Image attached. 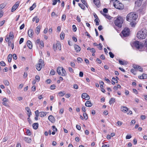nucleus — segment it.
Listing matches in <instances>:
<instances>
[{
    "label": "nucleus",
    "mask_w": 147,
    "mask_h": 147,
    "mask_svg": "<svg viewBox=\"0 0 147 147\" xmlns=\"http://www.w3.org/2000/svg\"><path fill=\"white\" fill-rule=\"evenodd\" d=\"M38 126V124L37 123H34L33 124V127L34 129H37Z\"/></svg>",
    "instance_id": "412c9836"
},
{
    "label": "nucleus",
    "mask_w": 147,
    "mask_h": 147,
    "mask_svg": "<svg viewBox=\"0 0 147 147\" xmlns=\"http://www.w3.org/2000/svg\"><path fill=\"white\" fill-rule=\"evenodd\" d=\"M119 63L121 65H125V64H126V61H125V62L121 60H119Z\"/></svg>",
    "instance_id": "4c0bfd02"
},
{
    "label": "nucleus",
    "mask_w": 147,
    "mask_h": 147,
    "mask_svg": "<svg viewBox=\"0 0 147 147\" xmlns=\"http://www.w3.org/2000/svg\"><path fill=\"white\" fill-rule=\"evenodd\" d=\"M8 37H9V38L11 39H12L13 38L14 35L13 34V32H9Z\"/></svg>",
    "instance_id": "5701e85b"
},
{
    "label": "nucleus",
    "mask_w": 147,
    "mask_h": 147,
    "mask_svg": "<svg viewBox=\"0 0 147 147\" xmlns=\"http://www.w3.org/2000/svg\"><path fill=\"white\" fill-rule=\"evenodd\" d=\"M78 5L82 9H84L85 7L83 4L80 3H78Z\"/></svg>",
    "instance_id": "2f4dec72"
},
{
    "label": "nucleus",
    "mask_w": 147,
    "mask_h": 147,
    "mask_svg": "<svg viewBox=\"0 0 147 147\" xmlns=\"http://www.w3.org/2000/svg\"><path fill=\"white\" fill-rule=\"evenodd\" d=\"M55 74V72L53 69H51L50 72V74L52 75H53Z\"/></svg>",
    "instance_id": "603ef678"
},
{
    "label": "nucleus",
    "mask_w": 147,
    "mask_h": 147,
    "mask_svg": "<svg viewBox=\"0 0 147 147\" xmlns=\"http://www.w3.org/2000/svg\"><path fill=\"white\" fill-rule=\"evenodd\" d=\"M74 48L77 53L79 52L80 51L81 48L78 45H75L74 46Z\"/></svg>",
    "instance_id": "ddd939ff"
},
{
    "label": "nucleus",
    "mask_w": 147,
    "mask_h": 147,
    "mask_svg": "<svg viewBox=\"0 0 147 147\" xmlns=\"http://www.w3.org/2000/svg\"><path fill=\"white\" fill-rule=\"evenodd\" d=\"M38 63L42 64V66L44 65V61L41 59H39Z\"/></svg>",
    "instance_id": "e433bc0d"
},
{
    "label": "nucleus",
    "mask_w": 147,
    "mask_h": 147,
    "mask_svg": "<svg viewBox=\"0 0 147 147\" xmlns=\"http://www.w3.org/2000/svg\"><path fill=\"white\" fill-rule=\"evenodd\" d=\"M8 61L9 62H10L12 59V55L11 54H9L7 57Z\"/></svg>",
    "instance_id": "bb28decb"
},
{
    "label": "nucleus",
    "mask_w": 147,
    "mask_h": 147,
    "mask_svg": "<svg viewBox=\"0 0 147 147\" xmlns=\"http://www.w3.org/2000/svg\"><path fill=\"white\" fill-rule=\"evenodd\" d=\"M61 69H60V67H58L57 68V71L58 74L60 75L61 74Z\"/></svg>",
    "instance_id": "ea45409f"
},
{
    "label": "nucleus",
    "mask_w": 147,
    "mask_h": 147,
    "mask_svg": "<svg viewBox=\"0 0 147 147\" xmlns=\"http://www.w3.org/2000/svg\"><path fill=\"white\" fill-rule=\"evenodd\" d=\"M24 39L23 38H21L20 40L19 41V44H21L24 41Z\"/></svg>",
    "instance_id": "e2e57ef3"
},
{
    "label": "nucleus",
    "mask_w": 147,
    "mask_h": 147,
    "mask_svg": "<svg viewBox=\"0 0 147 147\" xmlns=\"http://www.w3.org/2000/svg\"><path fill=\"white\" fill-rule=\"evenodd\" d=\"M42 65L38 63L36 65V69L38 71L41 70Z\"/></svg>",
    "instance_id": "f3484780"
},
{
    "label": "nucleus",
    "mask_w": 147,
    "mask_h": 147,
    "mask_svg": "<svg viewBox=\"0 0 147 147\" xmlns=\"http://www.w3.org/2000/svg\"><path fill=\"white\" fill-rule=\"evenodd\" d=\"M71 66L73 67H75V64L73 62H71L70 63Z\"/></svg>",
    "instance_id": "13d9d810"
},
{
    "label": "nucleus",
    "mask_w": 147,
    "mask_h": 147,
    "mask_svg": "<svg viewBox=\"0 0 147 147\" xmlns=\"http://www.w3.org/2000/svg\"><path fill=\"white\" fill-rule=\"evenodd\" d=\"M123 22V19L121 16H119L115 20L114 23L115 25L119 28L121 27Z\"/></svg>",
    "instance_id": "7ed1b4c3"
},
{
    "label": "nucleus",
    "mask_w": 147,
    "mask_h": 147,
    "mask_svg": "<svg viewBox=\"0 0 147 147\" xmlns=\"http://www.w3.org/2000/svg\"><path fill=\"white\" fill-rule=\"evenodd\" d=\"M97 48L100 50H101L102 48V44L100 43L98 45Z\"/></svg>",
    "instance_id": "37998d69"
},
{
    "label": "nucleus",
    "mask_w": 147,
    "mask_h": 147,
    "mask_svg": "<svg viewBox=\"0 0 147 147\" xmlns=\"http://www.w3.org/2000/svg\"><path fill=\"white\" fill-rule=\"evenodd\" d=\"M146 29H142L138 32L137 35V37L140 39H144L146 37Z\"/></svg>",
    "instance_id": "f03ea898"
},
{
    "label": "nucleus",
    "mask_w": 147,
    "mask_h": 147,
    "mask_svg": "<svg viewBox=\"0 0 147 147\" xmlns=\"http://www.w3.org/2000/svg\"><path fill=\"white\" fill-rule=\"evenodd\" d=\"M24 140L28 143H30L31 142V139L30 138H28L25 137L24 138Z\"/></svg>",
    "instance_id": "a878e982"
},
{
    "label": "nucleus",
    "mask_w": 147,
    "mask_h": 147,
    "mask_svg": "<svg viewBox=\"0 0 147 147\" xmlns=\"http://www.w3.org/2000/svg\"><path fill=\"white\" fill-rule=\"evenodd\" d=\"M142 3V1L137 0L135 2V4L137 5L138 6H140L141 5Z\"/></svg>",
    "instance_id": "393cba45"
},
{
    "label": "nucleus",
    "mask_w": 147,
    "mask_h": 147,
    "mask_svg": "<svg viewBox=\"0 0 147 147\" xmlns=\"http://www.w3.org/2000/svg\"><path fill=\"white\" fill-rule=\"evenodd\" d=\"M108 10L106 9V8H104L103 9V11L104 13H107L108 12Z\"/></svg>",
    "instance_id": "774afa93"
},
{
    "label": "nucleus",
    "mask_w": 147,
    "mask_h": 147,
    "mask_svg": "<svg viewBox=\"0 0 147 147\" xmlns=\"http://www.w3.org/2000/svg\"><path fill=\"white\" fill-rule=\"evenodd\" d=\"M76 128L77 129L79 130H80L81 129V127L80 125H76Z\"/></svg>",
    "instance_id": "680f3d73"
},
{
    "label": "nucleus",
    "mask_w": 147,
    "mask_h": 147,
    "mask_svg": "<svg viewBox=\"0 0 147 147\" xmlns=\"http://www.w3.org/2000/svg\"><path fill=\"white\" fill-rule=\"evenodd\" d=\"M135 69H131L130 71L133 74H134V75H136V70Z\"/></svg>",
    "instance_id": "c9c22d12"
},
{
    "label": "nucleus",
    "mask_w": 147,
    "mask_h": 147,
    "mask_svg": "<svg viewBox=\"0 0 147 147\" xmlns=\"http://www.w3.org/2000/svg\"><path fill=\"white\" fill-rule=\"evenodd\" d=\"M96 60L98 63L100 64L102 63L101 61L99 58H97Z\"/></svg>",
    "instance_id": "69168bd1"
},
{
    "label": "nucleus",
    "mask_w": 147,
    "mask_h": 147,
    "mask_svg": "<svg viewBox=\"0 0 147 147\" xmlns=\"http://www.w3.org/2000/svg\"><path fill=\"white\" fill-rule=\"evenodd\" d=\"M35 114L36 115V116L37 117H38L39 114V112L38 110H36L35 112Z\"/></svg>",
    "instance_id": "864d4df0"
},
{
    "label": "nucleus",
    "mask_w": 147,
    "mask_h": 147,
    "mask_svg": "<svg viewBox=\"0 0 147 147\" xmlns=\"http://www.w3.org/2000/svg\"><path fill=\"white\" fill-rule=\"evenodd\" d=\"M73 88H74L77 89H78V86L76 84H74V85Z\"/></svg>",
    "instance_id": "bf43d9fd"
},
{
    "label": "nucleus",
    "mask_w": 147,
    "mask_h": 147,
    "mask_svg": "<svg viewBox=\"0 0 147 147\" xmlns=\"http://www.w3.org/2000/svg\"><path fill=\"white\" fill-rule=\"evenodd\" d=\"M60 69L62 71V73H61L60 75L63 76H65L67 74L65 70L63 67H60Z\"/></svg>",
    "instance_id": "f8f14e48"
},
{
    "label": "nucleus",
    "mask_w": 147,
    "mask_h": 147,
    "mask_svg": "<svg viewBox=\"0 0 147 147\" xmlns=\"http://www.w3.org/2000/svg\"><path fill=\"white\" fill-rule=\"evenodd\" d=\"M143 79H146L147 78V74H142Z\"/></svg>",
    "instance_id": "58836bf2"
},
{
    "label": "nucleus",
    "mask_w": 147,
    "mask_h": 147,
    "mask_svg": "<svg viewBox=\"0 0 147 147\" xmlns=\"http://www.w3.org/2000/svg\"><path fill=\"white\" fill-rule=\"evenodd\" d=\"M0 65L4 67L6 65L5 63L3 61H1L0 62Z\"/></svg>",
    "instance_id": "a19ab883"
},
{
    "label": "nucleus",
    "mask_w": 147,
    "mask_h": 147,
    "mask_svg": "<svg viewBox=\"0 0 147 147\" xmlns=\"http://www.w3.org/2000/svg\"><path fill=\"white\" fill-rule=\"evenodd\" d=\"M52 127L53 128V131H57V129L55 126H52Z\"/></svg>",
    "instance_id": "6e6d98bb"
},
{
    "label": "nucleus",
    "mask_w": 147,
    "mask_h": 147,
    "mask_svg": "<svg viewBox=\"0 0 147 147\" xmlns=\"http://www.w3.org/2000/svg\"><path fill=\"white\" fill-rule=\"evenodd\" d=\"M3 82L4 84L6 86H8L9 84V82L7 80H3Z\"/></svg>",
    "instance_id": "f704fd0d"
},
{
    "label": "nucleus",
    "mask_w": 147,
    "mask_h": 147,
    "mask_svg": "<svg viewBox=\"0 0 147 147\" xmlns=\"http://www.w3.org/2000/svg\"><path fill=\"white\" fill-rule=\"evenodd\" d=\"M73 30L74 32H75L76 31L77 28L75 25H73L72 26Z\"/></svg>",
    "instance_id": "79ce46f5"
},
{
    "label": "nucleus",
    "mask_w": 147,
    "mask_h": 147,
    "mask_svg": "<svg viewBox=\"0 0 147 147\" xmlns=\"http://www.w3.org/2000/svg\"><path fill=\"white\" fill-rule=\"evenodd\" d=\"M85 105L86 107H90L92 106V105L90 101L88 100L86 102Z\"/></svg>",
    "instance_id": "2eb2a0df"
},
{
    "label": "nucleus",
    "mask_w": 147,
    "mask_h": 147,
    "mask_svg": "<svg viewBox=\"0 0 147 147\" xmlns=\"http://www.w3.org/2000/svg\"><path fill=\"white\" fill-rule=\"evenodd\" d=\"M53 48L54 51H55L57 49L60 50L61 49V45L60 42L57 41L56 45L54 44Z\"/></svg>",
    "instance_id": "0eeeda50"
},
{
    "label": "nucleus",
    "mask_w": 147,
    "mask_h": 147,
    "mask_svg": "<svg viewBox=\"0 0 147 147\" xmlns=\"http://www.w3.org/2000/svg\"><path fill=\"white\" fill-rule=\"evenodd\" d=\"M140 118L144 120L146 118V116L145 115H142L141 116Z\"/></svg>",
    "instance_id": "052dcab7"
},
{
    "label": "nucleus",
    "mask_w": 147,
    "mask_h": 147,
    "mask_svg": "<svg viewBox=\"0 0 147 147\" xmlns=\"http://www.w3.org/2000/svg\"><path fill=\"white\" fill-rule=\"evenodd\" d=\"M115 102V99L113 98H112L110 99L109 101V104L110 105L113 103Z\"/></svg>",
    "instance_id": "b1692460"
},
{
    "label": "nucleus",
    "mask_w": 147,
    "mask_h": 147,
    "mask_svg": "<svg viewBox=\"0 0 147 147\" xmlns=\"http://www.w3.org/2000/svg\"><path fill=\"white\" fill-rule=\"evenodd\" d=\"M66 19V15L65 14H63V15L62 18H61V19L62 21H64Z\"/></svg>",
    "instance_id": "de8ad7c7"
},
{
    "label": "nucleus",
    "mask_w": 147,
    "mask_h": 147,
    "mask_svg": "<svg viewBox=\"0 0 147 147\" xmlns=\"http://www.w3.org/2000/svg\"><path fill=\"white\" fill-rule=\"evenodd\" d=\"M81 97L83 99H85L87 100H89L90 98V96L86 93H82Z\"/></svg>",
    "instance_id": "1a4fd4ad"
},
{
    "label": "nucleus",
    "mask_w": 147,
    "mask_h": 147,
    "mask_svg": "<svg viewBox=\"0 0 147 147\" xmlns=\"http://www.w3.org/2000/svg\"><path fill=\"white\" fill-rule=\"evenodd\" d=\"M65 36V34L64 33H63V32H61L60 35V37L61 38V39L62 40H63L64 39V38Z\"/></svg>",
    "instance_id": "473e14b6"
},
{
    "label": "nucleus",
    "mask_w": 147,
    "mask_h": 147,
    "mask_svg": "<svg viewBox=\"0 0 147 147\" xmlns=\"http://www.w3.org/2000/svg\"><path fill=\"white\" fill-rule=\"evenodd\" d=\"M83 115L84 117V119L85 120H87L88 118V115L86 113H84L83 114Z\"/></svg>",
    "instance_id": "72a5a7b5"
},
{
    "label": "nucleus",
    "mask_w": 147,
    "mask_h": 147,
    "mask_svg": "<svg viewBox=\"0 0 147 147\" xmlns=\"http://www.w3.org/2000/svg\"><path fill=\"white\" fill-rule=\"evenodd\" d=\"M114 6L116 9H121L123 8V5L121 3L117 2V3H114Z\"/></svg>",
    "instance_id": "39448f33"
},
{
    "label": "nucleus",
    "mask_w": 147,
    "mask_h": 147,
    "mask_svg": "<svg viewBox=\"0 0 147 147\" xmlns=\"http://www.w3.org/2000/svg\"><path fill=\"white\" fill-rule=\"evenodd\" d=\"M68 69L69 72L71 73H74V70L71 67H69Z\"/></svg>",
    "instance_id": "0e129e2a"
},
{
    "label": "nucleus",
    "mask_w": 147,
    "mask_h": 147,
    "mask_svg": "<svg viewBox=\"0 0 147 147\" xmlns=\"http://www.w3.org/2000/svg\"><path fill=\"white\" fill-rule=\"evenodd\" d=\"M18 6L19 3L18 2H16L15 4L13 6L11 9V11L13 12L15 11L18 7Z\"/></svg>",
    "instance_id": "9d476101"
},
{
    "label": "nucleus",
    "mask_w": 147,
    "mask_h": 147,
    "mask_svg": "<svg viewBox=\"0 0 147 147\" xmlns=\"http://www.w3.org/2000/svg\"><path fill=\"white\" fill-rule=\"evenodd\" d=\"M129 29L128 28H125L123 30L122 32V33L123 36L125 37H126L129 35Z\"/></svg>",
    "instance_id": "20e7f679"
},
{
    "label": "nucleus",
    "mask_w": 147,
    "mask_h": 147,
    "mask_svg": "<svg viewBox=\"0 0 147 147\" xmlns=\"http://www.w3.org/2000/svg\"><path fill=\"white\" fill-rule=\"evenodd\" d=\"M82 2V3L84 5H85L86 7H87V4L86 3V1L85 0H80Z\"/></svg>",
    "instance_id": "49530a36"
},
{
    "label": "nucleus",
    "mask_w": 147,
    "mask_h": 147,
    "mask_svg": "<svg viewBox=\"0 0 147 147\" xmlns=\"http://www.w3.org/2000/svg\"><path fill=\"white\" fill-rule=\"evenodd\" d=\"M27 45L29 49H31L32 47V43L30 40H28L27 42Z\"/></svg>",
    "instance_id": "9b49d317"
},
{
    "label": "nucleus",
    "mask_w": 147,
    "mask_h": 147,
    "mask_svg": "<svg viewBox=\"0 0 147 147\" xmlns=\"http://www.w3.org/2000/svg\"><path fill=\"white\" fill-rule=\"evenodd\" d=\"M25 110L27 111V112L29 113V115H28V117H30V115H31V110L30 108L28 107H26L25 108Z\"/></svg>",
    "instance_id": "a211bd4d"
},
{
    "label": "nucleus",
    "mask_w": 147,
    "mask_h": 147,
    "mask_svg": "<svg viewBox=\"0 0 147 147\" xmlns=\"http://www.w3.org/2000/svg\"><path fill=\"white\" fill-rule=\"evenodd\" d=\"M40 26H38L37 27L36 30L35 32L37 34H38L39 33L40 31Z\"/></svg>",
    "instance_id": "4be33fe9"
},
{
    "label": "nucleus",
    "mask_w": 147,
    "mask_h": 147,
    "mask_svg": "<svg viewBox=\"0 0 147 147\" xmlns=\"http://www.w3.org/2000/svg\"><path fill=\"white\" fill-rule=\"evenodd\" d=\"M48 119L51 122L53 123L55 122V118L52 115H49L48 117Z\"/></svg>",
    "instance_id": "dca6fc26"
},
{
    "label": "nucleus",
    "mask_w": 147,
    "mask_h": 147,
    "mask_svg": "<svg viewBox=\"0 0 147 147\" xmlns=\"http://www.w3.org/2000/svg\"><path fill=\"white\" fill-rule=\"evenodd\" d=\"M121 109H122L121 111H122L125 113L128 110V108L126 107H121Z\"/></svg>",
    "instance_id": "aec40b11"
},
{
    "label": "nucleus",
    "mask_w": 147,
    "mask_h": 147,
    "mask_svg": "<svg viewBox=\"0 0 147 147\" xmlns=\"http://www.w3.org/2000/svg\"><path fill=\"white\" fill-rule=\"evenodd\" d=\"M106 18L109 20H111V17L108 15L105 14H102Z\"/></svg>",
    "instance_id": "c756f323"
},
{
    "label": "nucleus",
    "mask_w": 147,
    "mask_h": 147,
    "mask_svg": "<svg viewBox=\"0 0 147 147\" xmlns=\"http://www.w3.org/2000/svg\"><path fill=\"white\" fill-rule=\"evenodd\" d=\"M134 45L138 49L142 47L143 46V44L138 41H136L134 43Z\"/></svg>",
    "instance_id": "423d86ee"
},
{
    "label": "nucleus",
    "mask_w": 147,
    "mask_h": 147,
    "mask_svg": "<svg viewBox=\"0 0 147 147\" xmlns=\"http://www.w3.org/2000/svg\"><path fill=\"white\" fill-rule=\"evenodd\" d=\"M13 59L16 60L17 59V57L16 54H14L13 55Z\"/></svg>",
    "instance_id": "8fccbe9b"
},
{
    "label": "nucleus",
    "mask_w": 147,
    "mask_h": 147,
    "mask_svg": "<svg viewBox=\"0 0 147 147\" xmlns=\"http://www.w3.org/2000/svg\"><path fill=\"white\" fill-rule=\"evenodd\" d=\"M131 135H127L126 136V139H130V138H131Z\"/></svg>",
    "instance_id": "338daca9"
},
{
    "label": "nucleus",
    "mask_w": 147,
    "mask_h": 147,
    "mask_svg": "<svg viewBox=\"0 0 147 147\" xmlns=\"http://www.w3.org/2000/svg\"><path fill=\"white\" fill-rule=\"evenodd\" d=\"M40 47L42 48L44 47V42L41 41L40 43Z\"/></svg>",
    "instance_id": "c03bdc74"
},
{
    "label": "nucleus",
    "mask_w": 147,
    "mask_h": 147,
    "mask_svg": "<svg viewBox=\"0 0 147 147\" xmlns=\"http://www.w3.org/2000/svg\"><path fill=\"white\" fill-rule=\"evenodd\" d=\"M5 22V20H3L2 21L0 22V27L1 26H2L4 24Z\"/></svg>",
    "instance_id": "4d7b16f0"
},
{
    "label": "nucleus",
    "mask_w": 147,
    "mask_h": 147,
    "mask_svg": "<svg viewBox=\"0 0 147 147\" xmlns=\"http://www.w3.org/2000/svg\"><path fill=\"white\" fill-rule=\"evenodd\" d=\"M6 6V4L3 3L0 5V10Z\"/></svg>",
    "instance_id": "7c9ffc66"
},
{
    "label": "nucleus",
    "mask_w": 147,
    "mask_h": 147,
    "mask_svg": "<svg viewBox=\"0 0 147 147\" xmlns=\"http://www.w3.org/2000/svg\"><path fill=\"white\" fill-rule=\"evenodd\" d=\"M47 114V112H40L39 113V115L41 117H44Z\"/></svg>",
    "instance_id": "6ab92c4d"
},
{
    "label": "nucleus",
    "mask_w": 147,
    "mask_h": 147,
    "mask_svg": "<svg viewBox=\"0 0 147 147\" xmlns=\"http://www.w3.org/2000/svg\"><path fill=\"white\" fill-rule=\"evenodd\" d=\"M109 54L110 55V57L111 58H113L114 57V55L111 52H110L109 53Z\"/></svg>",
    "instance_id": "a18cd8bd"
},
{
    "label": "nucleus",
    "mask_w": 147,
    "mask_h": 147,
    "mask_svg": "<svg viewBox=\"0 0 147 147\" xmlns=\"http://www.w3.org/2000/svg\"><path fill=\"white\" fill-rule=\"evenodd\" d=\"M36 3H34L33 4V5H32V6L30 7L29 9H30V11L34 9V8L36 7Z\"/></svg>",
    "instance_id": "cd10ccee"
},
{
    "label": "nucleus",
    "mask_w": 147,
    "mask_h": 147,
    "mask_svg": "<svg viewBox=\"0 0 147 147\" xmlns=\"http://www.w3.org/2000/svg\"><path fill=\"white\" fill-rule=\"evenodd\" d=\"M26 134L28 136H30L31 135V133L29 129H27L26 132Z\"/></svg>",
    "instance_id": "09e8293b"
},
{
    "label": "nucleus",
    "mask_w": 147,
    "mask_h": 147,
    "mask_svg": "<svg viewBox=\"0 0 147 147\" xmlns=\"http://www.w3.org/2000/svg\"><path fill=\"white\" fill-rule=\"evenodd\" d=\"M138 17V15L134 12H131L127 14L126 17V20L131 22L132 25L133 22H135Z\"/></svg>",
    "instance_id": "f257e3e1"
},
{
    "label": "nucleus",
    "mask_w": 147,
    "mask_h": 147,
    "mask_svg": "<svg viewBox=\"0 0 147 147\" xmlns=\"http://www.w3.org/2000/svg\"><path fill=\"white\" fill-rule=\"evenodd\" d=\"M77 60L78 61L79 63L80 62V63H81L82 62V59L80 57H78L77 58Z\"/></svg>",
    "instance_id": "3c124183"
},
{
    "label": "nucleus",
    "mask_w": 147,
    "mask_h": 147,
    "mask_svg": "<svg viewBox=\"0 0 147 147\" xmlns=\"http://www.w3.org/2000/svg\"><path fill=\"white\" fill-rule=\"evenodd\" d=\"M93 2L95 5L98 6L100 2L99 0H93Z\"/></svg>",
    "instance_id": "c85d7f7f"
},
{
    "label": "nucleus",
    "mask_w": 147,
    "mask_h": 147,
    "mask_svg": "<svg viewBox=\"0 0 147 147\" xmlns=\"http://www.w3.org/2000/svg\"><path fill=\"white\" fill-rule=\"evenodd\" d=\"M34 34V32L33 30L32 29H29L28 32V36L30 37H32Z\"/></svg>",
    "instance_id": "4468645a"
},
{
    "label": "nucleus",
    "mask_w": 147,
    "mask_h": 147,
    "mask_svg": "<svg viewBox=\"0 0 147 147\" xmlns=\"http://www.w3.org/2000/svg\"><path fill=\"white\" fill-rule=\"evenodd\" d=\"M59 94L60 96H62L65 94L63 92L61 91L59 93Z\"/></svg>",
    "instance_id": "5fc2aeb1"
},
{
    "label": "nucleus",
    "mask_w": 147,
    "mask_h": 147,
    "mask_svg": "<svg viewBox=\"0 0 147 147\" xmlns=\"http://www.w3.org/2000/svg\"><path fill=\"white\" fill-rule=\"evenodd\" d=\"M133 67L135 69H138L139 71L142 72L143 71V69L140 66L137 65L136 64H133Z\"/></svg>",
    "instance_id": "6e6552de"
}]
</instances>
